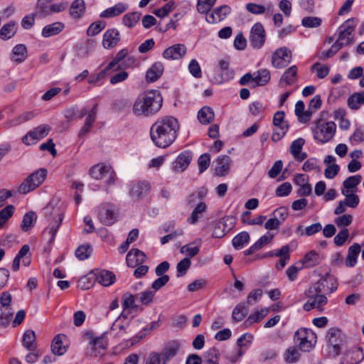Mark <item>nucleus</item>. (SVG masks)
<instances>
[{
	"instance_id": "f257e3e1",
	"label": "nucleus",
	"mask_w": 364,
	"mask_h": 364,
	"mask_svg": "<svg viewBox=\"0 0 364 364\" xmlns=\"http://www.w3.org/2000/svg\"><path fill=\"white\" fill-rule=\"evenodd\" d=\"M179 127V123L175 117H164L151 126V139L156 146L166 148L176 140Z\"/></svg>"
},
{
	"instance_id": "f03ea898",
	"label": "nucleus",
	"mask_w": 364,
	"mask_h": 364,
	"mask_svg": "<svg viewBox=\"0 0 364 364\" xmlns=\"http://www.w3.org/2000/svg\"><path fill=\"white\" fill-rule=\"evenodd\" d=\"M163 98L158 91H151L139 96L133 105V112L136 115L149 116L160 110Z\"/></svg>"
},
{
	"instance_id": "7ed1b4c3",
	"label": "nucleus",
	"mask_w": 364,
	"mask_h": 364,
	"mask_svg": "<svg viewBox=\"0 0 364 364\" xmlns=\"http://www.w3.org/2000/svg\"><path fill=\"white\" fill-rule=\"evenodd\" d=\"M106 332L97 336L92 331H87L83 333V338L88 342L90 348L87 354L93 357H101L105 354L108 343L106 340Z\"/></svg>"
},
{
	"instance_id": "20e7f679",
	"label": "nucleus",
	"mask_w": 364,
	"mask_h": 364,
	"mask_svg": "<svg viewBox=\"0 0 364 364\" xmlns=\"http://www.w3.org/2000/svg\"><path fill=\"white\" fill-rule=\"evenodd\" d=\"M43 214L52 220L44 230V235H49V242H51L55 237L59 226L63 220V214L58 208H54L51 205H48L43 208Z\"/></svg>"
},
{
	"instance_id": "39448f33",
	"label": "nucleus",
	"mask_w": 364,
	"mask_h": 364,
	"mask_svg": "<svg viewBox=\"0 0 364 364\" xmlns=\"http://www.w3.org/2000/svg\"><path fill=\"white\" fill-rule=\"evenodd\" d=\"M294 341L299 350L304 352H309L314 348L317 341V336L311 329L301 328L294 333Z\"/></svg>"
},
{
	"instance_id": "423d86ee",
	"label": "nucleus",
	"mask_w": 364,
	"mask_h": 364,
	"mask_svg": "<svg viewBox=\"0 0 364 364\" xmlns=\"http://www.w3.org/2000/svg\"><path fill=\"white\" fill-rule=\"evenodd\" d=\"M336 131V125L333 122L318 120L313 129L314 138L317 141L325 144L333 139Z\"/></svg>"
},
{
	"instance_id": "0eeeda50",
	"label": "nucleus",
	"mask_w": 364,
	"mask_h": 364,
	"mask_svg": "<svg viewBox=\"0 0 364 364\" xmlns=\"http://www.w3.org/2000/svg\"><path fill=\"white\" fill-rule=\"evenodd\" d=\"M47 171L40 168L30 174L19 186L18 192L21 194H26L38 187L46 179Z\"/></svg>"
},
{
	"instance_id": "6e6552de",
	"label": "nucleus",
	"mask_w": 364,
	"mask_h": 364,
	"mask_svg": "<svg viewBox=\"0 0 364 364\" xmlns=\"http://www.w3.org/2000/svg\"><path fill=\"white\" fill-rule=\"evenodd\" d=\"M305 295L308 300L304 304L303 308L306 311H309L314 309L322 311L323 306L328 302L327 296L323 293L318 292V291H314V288L311 287L305 291Z\"/></svg>"
},
{
	"instance_id": "1a4fd4ad",
	"label": "nucleus",
	"mask_w": 364,
	"mask_h": 364,
	"mask_svg": "<svg viewBox=\"0 0 364 364\" xmlns=\"http://www.w3.org/2000/svg\"><path fill=\"white\" fill-rule=\"evenodd\" d=\"M270 80V73L267 69H260L252 74L250 73L245 74L240 79L241 85L252 84V87L264 86Z\"/></svg>"
},
{
	"instance_id": "9d476101",
	"label": "nucleus",
	"mask_w": 364,
	"mask_h": 364,
	"mask_svg": "<svg viewBox=\"0 0 364 364\" xmlns=\"http://www.w3.org/2000/svg\"><path fill=\"white\" fill-rule=\"evenodd\" d=\"M355 26V19L349 18L339 27V35L336 42L342 47L353 43Z\"/></svg>"
},
{
	"instance_id": "9b49d317",
	"label": "nucleus",
	"mask_w": 364,
	"mask_h": 364,
	"mask_svg": "<svg viewBox=\"0 0 364 364\" xmlns=\"http://www.w3.org/2000/svg\"><path fill=\"white\" fill-rule=\"evenodd\" d=\"M326 338L328 346L332 348L330 353L333 357L338 356L345 342L344 335L338 328H331L326 332Z\"/></svg>"
},
{
	"instance_id": "f8f14e48",
	"label": "nucleus",
	"mask_w": 364,
	"mask_h": 364,
	"mask_svg": "<svg viewBox=\"0 0 364 364\" xmlns=\"http://www.w3.org/2000/svg\"><path fill=\"white\" fill-rule=\"evenodd\" d=\"M90 173L92 177L96 180H100L104 178H107V188L112 185L114 182L115 173L109 165H106L104 164H98L95 165L90 168Z\"/></svg>"
},
{
	"instance_id": "ddd939ff",
	"label": "nucleus",
	"mask_w": 364,
	"mask_h": 364,
	"mask_svg": "<svg viewBox=\"0 0 364 364\" xmlns=\"http://www.w3.org/2000/svg\"><path fill=\"white\" fill-rule=\"evenodd\" d=\"M311 287L314 288V291H318L327 296L337 289L338 282L334 276L330 273H326Z\"/></svg>"
},
{
	"instance_id": "4468645a",
	"label": "nucleus",
	"mask_w": 364,
	"mask_h": 364,
	"mask_svg": "<svg viewBox=\"0 0 364 364\" xmlns=\"http://www.w3.org/2000/svg\"><path fill=\"white\" fill-rule=\"evenodd\" d=\"M273 124L276 127L272 136L274 141H279L287 132L289 124L284 122V112L283 111H277L273 117Z\"/></svg>"
},
{
	"instance_id": "2eb2a0df",
	"label": "nucleus",
	"mask_w": 364,
	"mask_h": 364,
	"mask_svg": "<svg viewBox=\"0 0 364 364\" xmlns=\"http://www.w3.org/2000/svg\"><path fill=\"white\" fill-rule=\"evenodd\" d=\"M291 60V51L286 47L277 49L272 55V63L276 68L287 67Z\"/></svg>"
},
{
	"instance_id": "dca6fc26",
	"label": "nucleus",
	"mask_w": 364,
	"mask_h": 364,
	"mask_svg": "<svg viewBox=\"0 0 364 364\" xmlns=\"http://www.w3.org/2000/svg\"><path fill=\"white\" fill-rule=\"evenodd\" d=\"M266 40V33L261 23H256L252 27L250 35V43L256 49L262 48Z\"/></svg>"
},
{
	"instance_id": "f3484780",
	"label": "nucleus",
	"mask_w": 364,
	"mask_h": 364,
	"mask_svg": "<svg viewBox=\"0 0 364 364\" xmlns=\"http://www.w3.org/2000/svg\"><path fill=\"white\" fill-rule=\"evenodd\" d=\"M98 218L102 223L111 225L117 220L115 207L110 203L102 204L99 207Z\"/></svg>"
},
{
	"instance_id": "a211bd4d",
	"label": "nucleus",
	"mask_w": 364,
	"mask_h": 364,
	"mask_svg": "<svg viewBox=\"0 0 364 364\" xmlns=\"http://www.w3.org/2000/svg\"><path fill=\"white\" fill-rule=\"evenodd\" d=\"M50 127L48 125H41L33 130L28 132L23 138L22 141L26 145H31L37 141L44 138L48 134Z\"/></svg>"
},
{
	"instance_id": "6ab92c4d",
	"label": "nucleus",
	"mask_w": 364,
	"mask_h": 364,
	"mask_svg": "<svg viewBox=\"0 0 364 364\" xmlns=\"http://www.w3.org/2000/svg\"><path fill=\"white\" fill-rule=\"evenodd\" d=\"M187 48L185 45L178 43L164 50L163 58L167 60H179L186 53Z\"/></svg>"
},
{
	"instance_id": "aec40b11",
	"label": "nucleus",
	"mask_w": 364,
	"mask_h": 364,
	"mask_svg": "<svg viewBox=\"0 0 364 364\" xmlns=\"http://www.w3.org/2000/svg\"><path fill=\"white\" fill-rule=\"evenodd\" d=\"M146 259L145 253L136 248H132L126 257L127 266L132 268L143 264Z\"/></svg>"
},
{
	"instance_id": "412c9836",
	"label": "nucleus",
	"mask_w": 364,
	"mask_h": 364,
	"mask_svg": "<svg viewBox=\"0 0 364 364\" xmlns=\"http://www.w3.org/2000/svg\"><path fill=\"white\" fill-rule=\"evenodd\" d=\"M119 41L120 34L116 28L108 29L103 34L102 46L105 49L115 47Z\"/></svg>"
},
{
	"instance_id": "4be33fe9",
	"label": "nucleus",
	"mask_w": 364,
	"mask_h": 364,
	"mask_svg": "<svg viewBox=\"0 0 364 364\" xmlns=\"http://www.w3.org/2000/svg\"><path fill=\"white\" fill-rule=\"evenodd\" d=\"M180 341L177 340L170 341L164 347L161 352L162 364H166L173 358L178 351L180 348Z\"/></svg>"
},
{
	"instance_id": "5701e85b",
	"label": "nucleus",
	"mask_w": 364,
	"mask_h": 364,
	"mask_svg": "<svg viewBox=\"0 0 364 364\" xmlns=\"http://www.w3.org/2000/svg\"><path fill=\"white\" fill-rule=\"evenodd\" d=\"M231 9L228 5H223L215 8L213 12L206 16V21L210 23H214L224 20L230 13Z\"/></svg>"
},
{
	"instance_id": "b1692460",
	"label": "nucleus",
	"mask_w": 364,
	"mask_h": 364,
	"mask_svg": "<svg viewBox=\"0 0 364 364\" xmlns=\"http://www.w3.org/2000/svg\"><path fill=\"white\" fill-rule=\"evenodd\" d=\"M192 160V153L188 151L181 152L173 162V169L182 172L187 168Z\"/></svg>"
},
{
	"instance_id": "393cba45",
	"label": "nucleus",
	"mask_w": 364,
	"mask_h": 364,
	"mask_svg": "<svg viewBox=\"0 0 364 364\" xmlns=\"http://www.w3.org/2000/svg\"><path fill=\"white\" fill-rule=\"evenodd\" d=\"M215 162V174L218 176H225L230 170V158L227 155L220 156L216 159Z\"/></svg>"
},
{
	"instance_id": "a878e982",
	"label": "nucleus",
	"mask_w": 364,
	"mask_h": 364,
	"mask_svg": "<svg viewBox=\"0 0 364 364\" xmlns=\"http://www.w3.org/2000/svg\"><path fill=\"white\" fill-rule=\"evenodd\" d=\"M150 188V185L148 182H137L132 185L130 190V195L133 198L139 199L147 195Z\"/></svg>"
},
{
	"instance_id": "bb28decb",
	"label": "nucleus",
	"mask_w": 364,
	"mask_h": 364,
	"mask_svg": "<svg viewBox=\"0 0 364 364\" xmlns=\"http://www.w3.org/2000/svg\"><path fill=\"white\" fill-rule=\"evenodd\" d=\"M164 65L160 62L154 63L146 73L147 82H154L156 81L163 74Z\"/></svg>"
},
{
	"instance_id": "cd10ccee",
	"label": "nucleus",
	"mask_w": 364,
	"mask_h": 364,
	"mask_svg": "<svg viewBox=\"0 0 364 364\" xmlns=\"http://www.w3.org/2000/svg\"><path fill=\"white\" fill-rule=\"evenodd\" d=\"M360 245L358 243H353L349 247L345 260V264L347 267H353L357 264V259L360 252Z\"/></svg>"
},
{
	"instance_id": "c85d7f7f",
	"label": "nucleus",
	"mask_w": 364,
	"mask_h": 364,
	"mask_svg": "<svg viewBox=\"0 0 364 364\" xmlns=\"http://www.w3.org/2000/svg\"><path fill=\"white\" fill-rule=\"evenodd\" d=\"M128 9V5L124 3H118L115 4L114 6L109 7L105 11H103L100 16L101 18H112L124 12Z\"/></svg>"
},
{
	"instance_id": "c756f323",
	"label": "nucleus",
	"mask_w": 364,
	"mask_h": 364,
	"mask_svg": "<svg viewBox=\"0 0 364 364\" xmlns=\"http://www.w3.org/2000/svg\"><path fill=\"white\" fill-rule=\"evenodd\" d=\"M65 28L63 23L56 21L48 24L42 29L41 35L44 38H49L60 33Z\"/></svg>"
},
{
	"instance_id": "7c9ffc66",
	"label": "nucleus",
	"mask_w": 364,
	"mask_h": 364,
	"mask_svg": "<svg viewBox=\"0 0 364 364\" xmlns=\"http://www.w3.org/2000/svg\"><path fill=\"white\" fill-rule=\"evenodd\" d=\"M296 75H297V68L295 65H292L282 75L279 85L282 87H284L285 85H291L296 80Z\"/></svg>"
},
{
	"instance_id": "2f4dec72",
	"label": "nucleus",
	"mask_w": 364,
	"mask_h": 364,
	"mask_svg": "<svg viewBox=\"0 0 364 364\" xmlns=\"http://www.w3.org/2000/svg\"><path fill=\"white\" fill-rule=\"evenodd\" d=\"M95 279L101 285L108 287L114 282L115 276L109 271L100 270L95 274Z\"/></svg>"
},
{
	"instance_id": "473e14b6",
	"label": "nucleus",
	"mask_w": 364,
	"mask_h": 364,
	"mask_svg": "<svg viewBox=\"0 0 364 364\" xmlns=\"http://www.w3.org/2000/svg\"><path fill=\"white\" fill-rule=\"evenodd\" d=\"M362 177L360 175H354L348 177L343 182V188L341 191H347V192H356L357 186L361 182Z\"/></svg>"
},
{
	"instance_id": "72a5a7b5",
	"label": "nucleus",
	"mask_w": 364,
	"mask_h": 364,
	"mask_svg": "<svg viewBox=\"0 0 364 364\" xmlns=\"http://www.w3.org/2000/svg\"><path fill=\"white\" fill-rule=\"evenodd\" d=\"M27 57V48L24 44H17L12 50L11 60L16 63L23 62Z\"/></svg>"
},
{
	"instance_id": "f704fd0d",
	"label": "nucleus",
	"mask_w": 364,
	"mask_h": 364,
	"mask_svg": "<svg viewBox=\"0 0 364 364\" xmlns=\"http://www.w3.org/2000/svg\"><path fill=\"white\" fill-rule=\"evenodd\" d=\"M85 11V4L83 0H75L70 7V15L73 18H80Z\"/></svg>"
},
{
	"instance_id": "c9c22d12",
	"label": "nucleus",
	"mask_w": 364,
	"mask_h": 364,
	"mask_svg": "<svg viewBox=\"0 0 364 364\" xmlns=\"http://www.w3.org/2000/svg\"><path fill=\"white\" fill-rule=\"evenodd\" d=\"M17 29V25L14 21L4 24L0 30V38L3 40L10 39L16 34Z\"/></svg>"
},
{
	"instance_id": "e433bc0d",
	"label": "nucleus",
	"mask_w": 364,
	"mask_h": 364,
	"mask_svg": "<svg viewBox=\"0 0 364 364\" xmlns=\"http://www.w3.org/2000/svg\"><path fill=\"white\" fill-rule=\"evenodd\" d=\"M215 114L213 109L210 107H202L198 113V119L203 124H210L213 121Z\"/></svg>"
},
{
	"instance_id": "4c0bfd02",
	"label": "nucleus",
	"mask_w": 364,
	"mask_h": 364,
	"mask_svg": "<svg viewBox=\"0 0 364 364\" xmlns=\"http://www.w3.org/2000/svg\"><path fill=\"white\" fill-rule=\"evenodd\" d=\"M347 105L351 109H359L361 105H364V91L351 95L347 100Z\"/></svg>"
},
{
	"instance_id": "58836bf2",
	"label": "nucleus",
	"mask_w": 364,
	"mask_h": 364,
	"mask_svg": "<svg viewBox=\"0 0 364 364\" xmlns=\"http://www.w3.org/2000/svg\"><path fill=\"white\" fill-rule=\"evenodd\" d=\"M250 235L247 232L243 231L238 233L232 239V246L236 250H240L250 242Z\"/></svg>"
},
{
	"instance_id": "ea45409f",
	"label": "nucleus",
	"mask_w": 364,
	"mask_h": 364,
	"mask_svg": "<svg viewBox=\"0 0 364 364\" xmlns=\"http://www.w3.org/2000/svg\"><path fill=\"white\" fill-rule=\"evenodd\" d=\"M35 114L33 112H26L21 114H20L18 117L9 120L5 123V127L7 128H10L16 125H18L21 123L26 122L34 117Z\"/></svg>"
},
{
	"instance_id": "a19ab883",
	"label": "nucleus",
	"mask_w": 364,
	"mask_h": 364,
	"mask_svg": "<svg viewBox=\"0 0 364 364\" xmlns=\"http://www.w3.org/2000/svg\"><path fill=\"white\" fill-rule=\"evenodd\" d=\"M36 334L33 330H27L23 336V346L28 350H36Z\"/></svg>"
},
{
	"instance_id": "79ce46f5",
	"label": "nucleus",
	"mask_w": 364,
	"mask_h": 364,
	"mask_svg": "<svg viewBox=\"0 0 364 364\" xmlns=\"http://www.w3.org/2000/svg\"><path fill=\"white\" fill-rule=\"evenodd\" d=\"M36 215L34 212L30 211L26 213L23 218L21 225V229L23 232L30 230L36 222Z\"/></svg>"
},
{
	"instance_id": "37998d69",
	"label": "nucleus",
	"mask_w": 364,
	"mask_h": 364,
	"mask_svg": "<svg viewBox=\"0 0 364 364\" xmlns=\"http://www.w3.org/2000/svg\"><path fill=\"white\" fill-rule=\"evenodd\" d=\"M206 205L203 202H200L193 209L187 220L190 224H196L198 219L202 217V214L206 211Z\"/></svg>"
},
{
	"instance_id": "c03bdc74",
	"label": "nucleus",
	"mask_w": 364,
	"mask_h": 364,
	"mask_svg": "<svg viewBox=\"0 0 364 364\" xmlns=\"http://www.w3.org/2000/svg\"><path fill=\"white\" fill-rule=\"evenodd\" d=\"M268 309H262L260 311H255L250 314L245 321V325L248 326L253 323H258L262 320L268 314Z\"/></svg>"
},
{
	"instance_id": "a18cd8bd",
	"label": "nucleus",
	"mask_w": 364,
	"mask_h": 364,
	"mask_svg": "<svg viewBox=\"0 0 364 364\" xmlns=\"http://www.w3.org/2000/svg\"><path fill=\"white\" fill-rule=\"evenodd\" d=\"M141 16V14L138 11L127 14L122 18V23L124 26L132 28L139 22Z\"/></svg>"
},
{
	"instance_id": "49530a36",
	"label": "nucleus",
	"mask_w": 364,
	"mask_h": 364,
	"mask_svg": "<svg viewBox=\"0 0 364 364\" xmlns=\"http://www.w3.org/2000/svg\"><path fill=\"white\" fill-rule=\"evenodd\" d=\"M321 259L319 255L314 250H311L304 256L303 264L306 267H313L320 263Z\"/></svg>"
},
{
	"instance_id": "de8ad7c7",
	"label": "nucleus",
	"mask_w": 364,
	"mask_h": 364,
	"mask_svg": "<svg viewBox=\"0 0 364 364\" xmlns=\"http://www.w3.org/2000/svg\"><path fill=\"white\" fill-rule=\"evenodd\" d=\"M51 350L54 354L58 355H62L64 354V353H65L66 348L64 346H63L60 334L55 336L53 338L51 343Z\"/></svg>"
},
{
	"instance_id": "09e8293b",
	"label": "nucleus",
	"mask_w": 364,
	"mask_h": 364,
	"mask_svg": "<svg viewBox=\"0 0 364 364\" xmlns=\"http://www.w3.org/2000/svg\"><path fill=\"white\" fill-rule=\"evenodd\" d=\"M247 313V307L243 303H240L232 311V319L235 321H240L245 318Z\"/></svg>"
},
{
	"instance_id": "8fccbe9b",
	"label": "nucleus",
	"mask_w": 364,
	"mask_h": 364,
	"mask_svg": "<svg viewBox=\"0 0 364 364\" xmlns=\"http://www.w3.org/2000/svg\"><path fill=\"white\" fill-rule=\"evenodd\" d=\"M355 193V192L341 191V193L346 197V199L343 200V201L346 203L347 206L352 208H356L360 203V199Z\"/></svg>"
},
{
	"instance_id": "3c124183",
	"label": "nucleus",
	"mask_w": 364,
	"mask_h": 364,
	"mask_svg": "<svg viewBox=\"0 0 364 364\" xmlns=\"http://www.w3.org/2000/svg\"><path fill=\"white\" fill-rule=\"evenodd\" d=\"M197 241H194L190 244L185 245L181 247L180 252L181 254H186L190 257L197 255L200 251V242L198 245H194Z\"/></svg>"
},
{
	"instance_id": "603ef678",
	"label": "nucleus",
	"mask_w": 364,
	"mask_h": 364,
	"mask_svg": "<svg viewBox=\"0 0 364 364\" xmlns=\"http://www.w3.org/2000/svg\"><path fill=\"white\" fill-rule=\"evenodd\" d=\"M251 213L248 210L245 211L241 216V220L242 223H247L248 225H261L263 224L264 221L267 219V216L265 215H259L257 218H255L253 219L251 218H246V216H250Z\"/></svg>"
},
{
	"instance_id": "864d4df0",
	"label": "nucleus",
	"mask_w": 364,
	"mask_h": 364,
	"mask_svg": "<svg viewBox=\"0 0 364 364\" xmlns=\"http://www.w3.org/2000/svg\"><path fill=\"white\" fill-rule=\"evenodd\" d=\"M301 356L299 349L295 347L289 348L284 353V360L287 363H294L297 362Z\"/></svg>"
},
{
	"instance_id": "5fc2aeb1",
	"label": "nucleus",
	"mask_w": 364,
	"mask_h": 364,
	"mask_svg": "<svg viewBox=\"0 0 364 364\" xmlns=\"http://www.w3.org/2000/svg\"><path fill=\"white\" fill-rule=\"evenodd\" d=\"M92 252V249L90 245H82L75 250V256L80 260H85L91 255Z\"/></svg>"
},
{
	"instance_id": "6e6d98bb",
	"label": "nucleus",
	"mask_w": 364,
	"mask_h": 364,
	"mask_svg": "<svg viewBox=\"0 0 364 364\" xmlns=\"http://www.w3.org/2000/svg\"><path fill=\"white\" fill-rule=\"evenodd\" d=\"M215 2L216 0H198L197 10L199 13L208 14Z\"/></svg>"
},
{
	"instance_id": "4d7b16f0",
	"label": "nucleus",
	"mask_w": 364,
	"mask_h": 364,
	"mask_svg": "<svg viewBox=\"0 0 364 364\" xmlns=\"http://www.w3.org/2000/svg\"><path fill=\"white\" fill-rule=\"evenodd\" d=\"M321 23V18L316 16H306L301 20V25L305 28H317Z\"/></svg>"
},
{
	"instance_id": "13d9d810",
	"label": "nucleus",
	"mask_w": 364,
	"mask_h": 364,
	"mask_svg": "<svg viewBox=\"0 0 364 364\" xmlns=\"http://www.w3.org/2000/svg\"><path fill=\"white\" fill-rule=\"evenodd\" d=\"M191 262L189 258L186 257L181 259L176 265L177 277L185 275L190 268Z\"/></svg>"
},
{
	"instance_id": "bf43d9fd",
	"label": "nucleus",
	"mask_w": 364,
	"mask_h": 364,
	"mask_svg": "<svg viewBox=\"0 0 364 364\" xmlns=\"http://www.w3.org/2000/svg\"><path fill=\"white\" fill-rule=\"evenodd\" d=\"M175 8V2L170 1L166 4L163 7L159 9H156L154 14L159 18H164L168 15Z\"/></svg>"
},
{
	"instance_id": "052dcab7",
	"label": "nucleus",
	"mask_w": 364,
	"mask_h": 364,
	"mask_svg": "<svg viewBox=\"0 0 364 364\" xmlns=\"http://www.w3.org/2000/svg\"><path fill=\"white\" fill-rule=\"evenodd\" d=\"M14 210V206L13 205H9L0 211V228H2L12 216Z\"/></svg>"
},
{
	"instance_id": "680f3d73",
	"label": "nucleus",
	"mask_w": 364,
	"mask_h": 364,
	"mask_svg": "<svg viewBox=\"0 0 364 364\" xmlns=\"http://www.w3.org/2000/svg\"><path fill=\"white\" fill-rule=\"evenodd\" d=\"M12 315L11 308H0V326H6L10 323Z\"/></svg>"
},
{
	"instance_id": "e2e57ef3",
	"label": "nucleus",
	"mask_w": 364,
	"mask_h": 364,
	"mask_svg": "<svg viewBox=\"0 0 364 364\" xmlns=\"http://www.w3.org/2000/svg\"><path fill=\"white\" fill-rule=\"evenodd\" d=\"M218 223L228 232L234 228L236 223V219L234 216L228 215L220 219Z\"/></svg>"
},
{
	"instance_id": "0e129e2a",
	"label": "nucleus",
	"mask_w": 364,
	"mask_h": 364,
	"mask_svg": "<svg viewBox=\"0 0 364 364\" xmlns=\"http://www.w3.org/2000/svg\"><path fill=\"white\" fill-rule=\"evenodd\" d=\"M106 23L104 21H97L92 23L88 28L87 33L90 36L97 35L105 28Z\"/></svg>"
},
{
	"instance_id": "69168bd1",
	"label": "nucleus",
	"mask_w": 364,
	"mask_h": 364,
	"mask_svg": "<svg viewBox=\"0 0 364 364\" xmlns=\"http://www.w3.org/2000/svg\"><path fill=\"white\" fill-rule=\"evenodd\" d=\"M128 55V50L126 48L119 50L114 59L109 63V68H114L115 66L122 63V62Z\"/></svg>"
},
{
	"instance_id": "338daca9",
	"label": "nucleus",
	"mask_w": 364,
	"mask_h": 364,
	"mask_svg": "<svg viewBox=\"0 0 364 364\" xmlns=\"http://www.w3.org/2000/svg\"><path fill=\"white\" fill-rule=\"evenodd\" d=\"M122 306L124 309H133L136 307L133 294L127 292L122 296Z\"/></svg>"
},
{
	"instance_id": "774afa93",
	"label": "nucleus",
	"mask_w": 364,
	"mask_h": 364,
	"mask_svg": "<svg viewBox=\"0 0 364 364\" xmlns=\"http://www.w3.org/2000/svg\"><path fill=\"white\" fill-rule=\"evenodd\" d=\"M210 155L209 154H203L200 155L198 160V164L199 168V172L203 173L210 166Z\"/></svg>"
}]
</instances>
